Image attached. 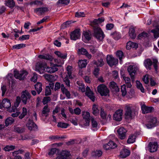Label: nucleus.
Listing matches in <instances>:
<instances>
[{
    "label": "nucleus",
    "mask_w": 159,
    "mask_h": 159,
    "mask_svg": "<svg viewBox=\"0 0 159 159\" xmlns=\"http://www.w3.org/2000/svg\"><path fill=\"white\" fill-rule=\"evenodd\" d=\"M31 96L29 92L26 91H23L21 93L20 98L17 97L16 101L14 103V106L16 108L19 105L20 101H21L24 104H26L29 102L31 99Z\"/></svg>",
    "instance_id": "nucleus-1"
},
{
    "label": "nucleus",
    "mask_w": 159,
    "mask_h": 159,
    "mask_svg": "<svg viewBox=\"0 0 159 159\" xmlns=\"http://www.w3.org/2000/svg\"><path fill=\"white\" fill-rule=\"evenodd\" d=\"M153 62L149 58L145 60L143 62L144 66L147 70H150L152 69V66L153 64L155 71L157 72L158 70V61L157 59H153Z\"/></svg>",
    "instance_id": "nucleus-2"
},
{
    "label": "nucleus",
    "mask_w": 159,
    "mask_h": 159,
    "mask_svg": "<svg viewBox=\"0 0 159 159\" xmlns=\"http://www.w3.org/2000/svg\"><path fill=\"white\" fill-rule=\"evenodd\" d=\"M125 115L127 119H132L135 115V111L134 109L129 105H126L125 107Z\"/></svg>",
    "instance_id": "nucleus-3"
},
{
    "label": "nucleus",
    "mask_w": 159,
    "mask_h": 159,
    "mask_svg": "<svg viewBox=\"0 0 159 159\" xmlns=\"http://www.w3.org/2000/svg\"><path fill=\"white\" fill-rule=\"evenodd\" d=\"M146 126L147 128L151 129L157 125V122L156 117L152 116H149L148 117Z\"/></svg>",
    "instance_id": "nucleus-4"
},
{
    "label": "nucleus",
    "mask_w": 159,
    "mask_h": 159,
    "mask_svg": "<svg viewBox=\"0 0 159 159\" xmlns=\"http://www.w3.org/2000/svg\"><path fill=\"white\" fill-rule=\"evenodd\" d=\"M93 36L98 39L102 40L103 39L104 35L100 27H94L93 29Z\"/></svg>",
    "instance_id": "nucleus-5"
},
{
    "label": "nucleus",
    "mask_w": 159,
    "mask_h": 159,
    "mask_svg": "<svg viewBox=\"0 0 159 159\" xmlns=\"http://www.w3.org/2000/svg\"><path fill=\"white\" fill-rule=\"evenodd\" d=\"M14 76L15 78L18 79L20 80H24L28 75V72L24 70L19 72L17 70H14Z\"/></svg>",
    "instance_id": "nucleus-6"
},
{
    "label": "nucleus",
    "mask_w": 159,
    "mask_h": 159,
    "mask_svg": "<svg viewBox=\"0 0 159 159\" xmlns=\"http://www.w3.org/2000/svg\"><path fill=\"white\" fill-rule=\"evenodd\" d=\"M71 154L70 151L63 150L61 152L55 159H71Z\"/></svg>",
    "instance_id": "nucleus-7"
},
{
    "label": "nucleus",
    "mask_w": 159,
    "mask_h": 159,
    "mask_svg": "<svg viewBox=\"0 0 159 159\" xmlns=\"http://www.w3.org/2000/svg\"><path fill=\"white\" fill-rule=\"evenodd\" d=\"M138 70V67L135 66H129L127 68L128 71L131 79L132 82L134 81V76Z\"/></svg>",
    "instance_id": "nucleus-8"
},
{
    "label": "nucleus",
    "mask_w": 159,
    "mask_h": 159,
    "mask_svg": "<svg viewBox=\"0 0 159 159\" xmlns=\"http://www.w3.org/2000/svg\"><path fill=\"white\" fill-rule=\"evenodd\" d=\"M98 91L102 96H107L109 92L106 86L103 84H100L98 87Z\"/></svg>",
    "instance_id": "nucleus-9"
},
{
    "label": "nucleus",
    "mask_w": 159,
    "mask_h": 159,
    "mask_svg": "<svg viewBox=\"0 0 159 159\" xmlns=\"http://www.w3.org/2000/svg\"><path fill=\"white\" fill-rule=\"evenodd\" d=\"M107 61L108 65L111 67L117 64L118 60L117 59L115 58L112 56L108 55L107 57Z\"/></svg>",
    "instance_id": "nucleus-10"
},
{
    "label": "nucleus",
    "mask_w": 159,
    "mask_h": 159,
    "mask_svg": "<svg viewBox=\"0 0 159 159\" xmlns=\"http://www.w3.org/2000/svg\"><path fill=\"white\" fill-rule=\"evenodd\" d=\"M45 67L43 63L38 62L35 66V70L38 72L39 74H42L45 71Z\"/></svg>",
    "instance_id": "nucleus-11"
},
{
    "label": "nucleus",
    "mask_w": 159,
    "mask_h": 159,
    "mask_svg": "<svg viewBox=\"0 0 159 159\" xmlns=\"http://www.w3.org/2000/svg\"><path fill=\"white\" fill-rule=\"evenodd\" d=\"M26 125L28 129L30 130L36 131L37 130V126L32 120L30 119H29Z\"/></svg>",
    "instance_id": "nucleus-12"
},
{
    "label": "nucleus",
    "mask_w": 159,
    "mask_h": 159,
    "mask_svg": "<svg viewBox=\"0 0 159 159\" xmlns=\"http://www.w3.org/2000/svg\"><path fill=\"white\" fill-rule=\"evenodd\" d=\"M80 35V30L77 29L72 32L70 34V38L71 40H75L79 39Z\"/></svg>",
    "instance_id": "nucleus-13"
},
{
    "label": "nucleus",
    "mask_w": 159,
    "mask_h": 159,
    "mask_svg": "<svg viewBox=\"0 0 159 159\" xmlns=\"http://www.w3.org/2000/svg\"><path fill=\"white\" fill-rule=\"evenodd\" d=\"M122 110L119 109L116 111L113 116V119L116 121H120L122 120Z\"/></svg>",
    "instance_id": "nucleus-14"
},
{
    "label": "nucleus",
    "mask_w": 159,
    "mask_h": 159,
    "mask_svg": "<svg viewBox=\"0 0 159 159\" xmlns=\"http://www.w3.org/2000/svg\"><path fill=\"white\" fill-rule=\"evenodd\" d=\"M11 106V103L10 100L5 98L3 99L1 103L0 102V109H2L3 108H8Z\"/></svg>",
    "instance_id": "nucleus-15"
},
{
    "label": "nucleus",
    "mask_w": 159,
    "mask_h": 159,
    "mask_svg": "<svg viewBox=\"0 0 159 159\" xmlns=\"http://www.w3.org/2000/svg\"><path fill=\"white\" fill-rule=\"evenodd\" d=\"M43 76L46 80L50 82L56 81L58 78V76L55 75L45 74Z\"/></svg>",
    "instance_id": "nucleus-16"
},
{
    "label": "nucleus",
    "mask_w": 159,
    "mask_h": 159,
    "mask_svg": "<svg viewBox=\"0 0 159 159\" xmlns=\"http://www.w3.org/2000/svg\"><path fill=\"white\" fill-rule=\"evenodd\" d=\"M83 119L86 122L84 125L86 126L89 125L90 120V113L87 111H83L82 112Z\"/></svg>",
    "instance_id": "nucleus-17"
},
{
    "label": "nucleus",
    "mask_w": 159,
    "mask_h": 159,
    "mask_svg": "<svg viewBox=\"0 0 159 159\" xmlns=\"http://www.w3.org/2000/svg\"><path fill=\"white\" fill-rule=\"evenodd\" d=\"M127 130L124 128H120L117 130L119 138L121 139H125L126 137Z\"/></svg>",
    "instance_id": "nucleus-18"
},
{
    "label": "nucleus",
    "mask_w": 159,
    "mask_h": 159,
    "mask_svg": "<svg viewBox=\"0 0 159 159\" xmlns=\"http://www.w3.org/2000/svg\"><path fill=\"white\" fill-rule=\"evenodd\" d=\"M141 109L142 113L145 114L148 113L152 112L154 108L152 107H148L145 104H143L141 106Z\"/></svg>",
    "instance_id": "nucleus-19"
},
{
    "label": "nucleus",
    "mask_w": 159,
    "mask_h": 159,
    "mask_svg": "<svg viewBox=\"0 0 159 159\" xmlns=\"http://www.w3.org/2000/svg\"><path fill=\"white\" fill-rule=\"evenodd\" d=\"M157 147V144L156 142H150L148 144L149 151L151 152L156 151Z\"/></svg>",
    "instance_id": "nucleus-20"
},
{
    "label": "nucleus",
    "mask_w": 159,
    "mask_h": 159,
    "mask_svg": "<svg viewBox=\"0 0 159 159\" xmlns=\"http://www.w3.org/2000/svg\"><path fill=\"white\" fill-rule=\"evenodd\" d=\"M116 147L117 145L116 144L112 141H110L108 143L105 144L103 146V148L106 150L114 148Z\"/></svg>",
    "instance_id": "nucleus-21"
},
{
    "label": "nucleus",
    "mask_w": 159,
    "mask_h": 159,
    "mask_svg": "<svg viewBox=\"0 0 159 159\" xmlns=\"http://www.w3.org/2000/svg\"><path fill=\"white\" fill-rule=\"evenodd\" d=\"M48 9L47 7H41L34 9L35 13L38 15H42L48 11Z\"/></svg>",
    "instance_id": "nucleus-22"
},
{
    "label": "nucleus",
    "mask_w": 159,
    "mask_h": 159,
    "mask_svg": "<svg viewBox=\"0 0 159 159\" xmlns=\"http://www.w3.org/2000/svg\"><path fill=\"white\" fill-rule=\"evenodd\" d=\"M78 53L80 55H85L89 59L91 58L92 57V55L88 53L86 49L83 48L78 49Z\"/></svg>",
    "instance_id": "nucleus-23"
},
{
    "label": "nucleus",
    "mask_w": 159,
    "mask_h": 159,
    "mask_svg": "<svg viewBox=\"0 0 159 159\" xmlns=\"http://www.w3.org/2000/svg\"><path fill=\"white\" fill-rule=\"evenodd\" d=\"M58 69L56 67V65L53 64L50 67L46 66L45 71L49 73H53L57 71Z\"/></svg>",
    "instance_id": "nucleus-24"
},
{
    "label": "nucleus",
    "mask_w": 159,
    "mask_h": 159,
    "mask_svg": "<svg viewBox=\"0 0 159 159\" xmlns=\"http://www.w3.org/2000/svg\"><path fill=\"white\" fill-rule=\"evenodd\" d=\"M154 27H156L155 29L151 30V32L153 33L154 36L155 38H157L159 37V26L157 24H153Z\"/></svg>",
    "instance_id": "nucleus-25"
},
{
    "label": "nucleus",
    "mask_w": 159,
    "mask_h": 159,
    "mask_svg": "<svg viewBox=\"0 0 159 159\" xmlns=\"http://www.w3.org/2000/svg\"><path fill=\"white\" fill-rule=\"evenodd\" d=\"M109 87L113 91L115 92H118L119 91V88L116 83L113 81L110 82Z\"/></svg>",
    "instance_id": "nucleus-26"
},
{
    "label": "nucleus",
    "mask_w": 159,
    "mask_h": 159,
    "mask_svg": "<svg viewBox=\"0 0 159 159\" xmlns=\"http://www.w3.org/2000/svg\"><path fill=\"white\" fill-rule=\"evenodd\" d=\"M130 152L128 149H125L122 150L120 152V157L122 158H125L129 156Z\"/></svg>",
    "instance_id": "nucleus-27"
},
{
    "label": "nucleus",
    "mask_w": 159,
    "mask_h": 159,
    "mask_svg": "<svg viewBox=\"0 0 159 159\" xmlns=\"http://www.w3.org/2000/svg\"><path fill=\"white\" fill-rule=\"evenodd\" d=\"M129 34L130 37L134 39L136 37V34L135 33V28L134 27L130 28L129 30Z\"/></svg>",
    "instance_id": "nucleus-28"
},
{
    "label": "nucleus",
    "mask_w": 159,
    "mask_h": 159,
    "mask_svg": "<svg viewBox=\"0 0 159 159\" xmlns=\"http://www.w3.org/2000/svg\"><path fill=\"white\" fill-rule=\"evenodd\" d=\"M42 84L40 82H38L34 85L35 89L38 94H39L42 90Z\"/></svg>",
    "instance_id": "nucleus-29"
},
{
    "label": "nucleus",
    "mask_w": 159,
    "mask_h": 159,
    "mask_svg": "<svg viewBox=\"0 0 159 159\" xmlns=\"http://www.w3.org/2000/svg\"><path fill=\"white\" fill-rule=\"evenodd\" d=\"M38 57L41 59H44L49 61H52L53 59L52 57L48 54L45 55H39Z\"/></svg>",
    "instance_id": "nucleus-30"
},
{
    "label": "nucleus",
    "mask_w": 159,
    "mask_h": 159,
    "mask_svg": "<svg viewBox=\"0 0 159 159\" xmlns=\"http://www.w3.org/2000/svg\"><path fill=\"white\" fill-rule=\"evenodd\" d=\"M64 136L59 135H52L49 137V139L50 140H61L65 138Z\"/></svg>",
    "instance_id": "nucleus-31"
},
{
    "label": "nucleus",
    "mask_w": 159,
    "mask_h": 159,
    "mask_svg": "<svg viewBox=\"0 0 159 159\" xmlns=\"http://www.w3.org/2000/svg\"><path fill=\"white\" fill-rule=\"evenodd\" d=\"M14 131L18 133H22L25 131V129L23 127L15 126L14 128Z\"/></svg>",
    "instance_id": "nucleus-32"
},
{
    "label": "nucleus",
    "mask_w": 159,
    "mask_h": 159,
    "mask_svg": "<svg viewBox=\"0 0 159 159\" xmlns=\"http://www.w3.org/2000/svg\"><path fill=\"white\" fill-rule=\"evenodd\" d=\"M72 67L70 66H68L66 67V70L67 71V74L66 75L69 76L70 79H72L73 78L72 76Z\"/></svg>",
    "instance_id": "nucleus-33"
},
{
    "label": "nucleus",
    "mask_w": 159,
    "mask_h": 159,
    "mask_svg": "<svg viewBox=\"0 0 159 159\" xmlns=\"http://www.w3.org/2000/svg\"><path fill=\"white\" fill-rule=\"evenodd\" d=\"M85 94L92 101H94L95 97L94 95V93L91 91L89 92H86Z\"/></svg>",
    "instance_id": "nucleus-34"
},
{
    "label": "nucleus",
    "mask_w": 159,
    "mask_h": 159,
    "mask_svg": "<svg viewBox=\"0 0 159 159\" xmlns=\"http://www.w3.org/2000/svg\"><path fill=\"white\" fill-rule=\"evenodd\" d=\"M116 54L119 59L120 63L121 64L122 59L124 57L123 52L121 51H118L116 52Z\"/></svg>",
    "instance_id": "nucleus-35"
},
{
    "label": "nucleus",
    "mask_w": 159,
    "mask_h": 159,
    "mask_svg": "<svg viewBox=\"0 0 159 159\" xmlns=\"http://www.w3.org/2000/svg\"><path fill=\"white\" fill-rule=\"evenodd\" d=\"M23 152V150L20 149L13 152H12V155L14 157V159H18V157H20L19 156H17V155L19 154H21Z\"/></svg>",
    "instance_id": "nucleus-36"
},
{
    "label": "nucleus",
    "mask_w": 159,
    "mask_h": 159,
    "mask_svg": "<svg viewBox=\"0 0 159 159\" xmlns=\"http://www.w3.org/2000/svg\"><path fill=\"white\" fill-rule=\"evenodd\" d=\"M136 136L133 134L129 136L127 141L128 143H134L135 141Z\"/></svg>",
    "instance_id": "nucleus-37"
},
{
    "label": "nucleus",
    "mask_w": 159,
    "mask_h": 159,
    "mask_svg": "<svg viewBox=\"0 0 159 159\" xmlns=\"http://www.w3.org/2000/svg\"><path fill=\"white\" fill-rule=\"evenodd\" d=\"M92 125V129L95 131L98 129V123L94 120L93 118L92 117L91 119Z\"/></svg>",
    "instance_id": "nucleus-38"
},
{
    "label": "nucleus",
    "mask_w": 159,
    "mask_h": 159,
    "mask_svg": "<svg viewBox=\"0 0 159 159\" xmlns=\"http://www.w3.org/2000/svg\"><path fill=\"white\" fill-rule=\"evenodd\" d=\"M14 121V120L11 117H9L7 118L5 121L6 126H8L9 125H11Z\"/></svg>",
    "instance_id": "nucleus-39"
},
{
    "label": "nucleus",
    "mask_w": 159,
    "mask_h": 159,
    "mask_svg": "<svg viewBox=\"0 0 159 159\" xmlns=\"http://www.w3.org/2000/svg\"><path fill=\"white\" fill-rule=\"evenodd\" d=\"M124 80H125L126 86L128 88H130L132 85L130 83V79L129 77H126L125 76L123 77Z\"/></svg>",
    "instance_id": "nucleus-40"
},
{
    "label": "nucleus",
    "mask_w": 159,
    "mask_h": 159,
    "mask_svg": "<svg viewBox=\"0 0 159 159\" xmlns=\"http://www.w3.org/2000/svg\"><path fill=\"white\" fill-rule=\"evenodd\" d=\"M49 111L50 109L48 108V105H46L43 107L42 111V113L45 116H47Z\"/></svg>",
    "instance_id": "nucleus-41"
},
{
    "label": "nucleus",
    "mask_w": 159,
    "mask_h": 159,
    "mask_svg": "<svg viewBox=\"0 0 159 159\" xmlns=\"http://www.w3.org/2000/svg\"><path fill=\"white\" fill-rule=\"evenodd\" d=\"M93 64L96 65L97 66H102L103 65L104 63L103 60L102 59H100L97 61H94Z\"/></svg>",
    "instance_id": "nucleus-42"
},
{
    "label": "nucleus",
    "mask_w": 159,
    "mask_h": 159,
    "mask_svg": "<svg viewBox=\"0 0 159 159\" xmlns=\"http://www.w3.org/2000/svg\"><path fill=\"white\" fill-rule=\"evenodd\" d=\"M136 86L137 88L140 89L142 93H144V90L142 84L140 83L139 81L137 80L136 81Z\"/></svg>",
    "instance_id": "nucleus-43"
},
{
    "label": "nucleus",
    "mask_w": 159,
    "mask_h": 159,
    "mask_svg": "<svg viewBox=\"0 0 159 159\" xmlns=\"http://www.w3.org/2000/svg\"><path fill=\"white\" fill-rule=\"evenodd\" d=\"M87 64L86 61L84 60H80L78 62L79 66L80 68L85 67Z\"/></svg>",
    "instance_id": "nucleus-44"
},
{
    "label": "nucleus",
    "mask_w": 159,
    "mask_h": 159,
    "mask_svg": "<svg viewBox=\"0 0 159 159\" xmlns=\"http://www.w3.org/2000/svg\"><path fill=\"white\" fill-rule=\"evenodd\" d=\"M55 53L59 57L63 59H66L67 57V55L66 54H63L61 53L60 52L56 51L55 52Z\"/></svg>",
    "instance_id": "nucleus-45"
},
{
    "label": "nucleus",
    "mask_w": 159,
    "mask_h": 159,
    "mask_svg": "<svg viewBox=\"0 0 159 159\" xmlns=\"http://www.w3.org/2000/svg\"><path fill=\"white\" fill-rule=\"evenodd\" d=\"M99 110L97 106L94 104L93 107V115L97 116L99 114Z\"/></svg>",
    "instance_id": "nucleus-46"
},
{
    "label": "nucleus",
    "mask_w": 159,
    "mask_h": 159,
    "mask_svg": "<svg viewBox=\"0 0 159 159\" xmlns=\"http://www.w3.org/2000/svg\"><path fill=\"white\" fill-rule=\"evenodd\" d=\"M57 127L62 128H66L68 126V124L64 122H60L58 123Z\"/></svg>",
    "instance_id": "nucleus-47"
},
{
    "label": "nucleus",
    "mask_w": 159,
    "mask_h": 159,
    "mask_svg": "<svg viewBox=\"0 0 159 159\" xmlns=\"http://www.w3.org/2000/svg\"><path fill=\"white\" fill-rule=\"evenodd\" d=\"M15 146L13 145H7L4 148V150L6 151H10L14 149Z\"/></svg>",
    "instance_id": "nucleus-48"
},
{
    "label": "nucleus",
    "mask_w": 159,
    "mask_h": 159,
    "mask_svg": "<svg viewBox=\"0 0 159 159\" xmlns=\"http://www.w3.org/2000/svg\"><path fill=\"white\" fill-rule=\"evenodd\" d=\"M27 114V110L26 108L23 107L22 109V112L20 116H19V118L20 119L23 118Z\"/></svg>",
    "instance_id": "nucleus-49"
},
{
    "label": "nucleus",
    "mask_w": 159,
    "mask_h": 159,
    "mask_svg": "<svg viewBox=\"0 0 159 159\" xmlns=\"http://www.w3.org/2000/svg\"><path fill=\"white\" fill-rule=\"evenodd\" d=\"M26 44L23 43L15 45L13 46L12 48L14 49H18L25 47Z\"/></svg>",
    "instance_id": "nucleus-50"
},
{
    "label": "nucleus",
    "mask_w": 159,
    "mask_h": 159,
    "mask_svg": "<svg viewBox=\"0 0 159 159\" xmlns=\"http://www.w3.org/2000/svg\"><path fill=\"white\" fill-rule=\"evenodd\" d=\"M69 79V76L66 75L63 79V81L67 87H70V82Z\"/></svg>",
    "instance_id": "nucleus-51"
},
{
    "label": "nucleus",
    "mask_w": 159,
    "mask_h": 159,
    "mask_svg": "<svg viewBox=\"0 0 159 159\" xmlns=\"http://www.w3.org/2000/svg\"><path fill=\"white\" fill-rule=\"evenodd\" d=\"M15 5V2L13 0H8L7 3V6L11 8L14 7Z\"/></svg>",
    "instance_id": "nucleus-52"
},
{
    "label": "nucleus",
    "mask_w": 159,
    "mask_h": 159,
    "mask_svg": "<svg viewBox=\"0 0 159 159\" xmlns=\"http://www.w3.org/2000/svg\"><path fill=\"white\" fill-rule=\"evenodd\" d=\"M62 93L63 94H65L67 98L68 99L70 98V92L67 89L63 88L62 90L61 91Z\"/></svg>",
    "instance_id": "nucleus-53"
},
{
    "label": "nucleus",
    "mask_w": 159,
    "mask_h": 159,
    "mask_svg": "<svg viewBox=\"0 0 159 159\" xmlns=\"http://www.w3.org/2000/svg\"><path fill=\"white\" fill-rule=\"evenodd\" d=\"M121 89L122 95L123 96H125L127 93L125 85L123 84V85L121 86Z\"/></svg>",
    "instance_id": "nucleus-54"
},
{
    "label": "nucleus",
    "mask_w": 159,
    "mask_h": 159,
    "mask_svg": "<svg viewBox=\"0 0 159 159\" xmlns=\"http://www.w3.org/2000/svg\"><path fill=\"white\" fill-rule=\"evenodd\" d=\"M20 137V139L22 140H30L32 139L31 137L27 134H25L23 136L21 135Z\"/></svg>",
    "instance_id": "nucleus-55"
},
{
    "label": "nucleus",
    "mask_w": 159,
    "mask_h": 159,
    "mask_svg": "<svg viewBox=\"0 0 159 159\" xmlns=\"http://www.w3.org/2000/svg\"><path fill=\"white\" fill-rule=\"evenodd\" d=\"M84 35L85 38L87 40L89 41L91 39V34L87 32H84Z\"/></svg>",
    "instance_id": "nucleus-56"
},
{
    "label": "nucleus",
    "mask_w": 159,
    "mask_h": 159,
    "mask_svg": "<svg viewBox=\"0 0 159 159\" xmlns=\"http://www.w3.org/2000/svg\"><path fill=\"white\" fill-rule=\"evenodd\" d=\"M29 35H24L20 37L19 38V40L20 41H23L25 40L29 39L30 38Z\"/></svg>",
    "instance_id": "nucleus-57"
},
{
    "label": "nucleus",
    "mask_w": 159,
    "mask_h": 159,
    "mask_svg": "<svg viewBox=\"0 0 159 159\" xmlns=\"http://www.w3.org/2000/svg\"><path fill=\"white\" fill-rule=\"evenodd\" d=\"M51 100L50 98L49 97H44L42 102L44 105L48 103Z\"/></svg>",
    "instance_id": "nucleus-58"
},
{
    "label": "nucleus",
    "mask_w": 159,
    "mask_h": 159,
    "mask_svg": "<svg viewBox=\"0 0 159 159\" xmlns=\"http://www.w3.org/2000/svg\"><path fill=\"white\" fill-rule=\"evenodd\" d=\"M148 34L147 33L143 32L139 34L138 37L139 39H141L143 38L146 37L147 36Z\"/></svg>",
    "instance_id": "nucleus-59"
},
{
    "label": "nucleus",
    "mask_w": 159,
    "mask_h": 159,
    "mask_svg": "<svg viewBox=\"0 0 159 159\" xmlns=\"http://www.w3.org/2000/svg\"><path fill=\"white\" fill-rule=\"evenodd\" d=\"M75 16L80 18L85 16V14L84 12H77L75 13Z\"/></svg>",
    "instance_id": "nucleus-60"
},
{
    "label": "nucleus",
    "mask_w": 159,
    "mask_h": 159,
    "mask_svg": "<svg viewBox=\"0 0 159 159\" xmlns=\"http://www.w3.org/2000/svg\"><path fill=\"white\" fill-rule=\"evenodd\" d=\"M100 116L103 119H105L106 118L107 115L104 112V110L102 108L101 109Z\"/></svg>",
    "instance_id": "nucleus-61"
},
{
    "label": "nucleus",
    "mask_w": 159,
    "mask_h": 159,
    "mask_svg": "<svg viewBox=\"0 0 159 159\" xmlns=\"http://www.w3.org/2000/svg\"><path fill=\"white\" fill-rule=\"evenodd\" d=\"M70 2V0H59L58 2L63 4L66 5L68 4Z\"/></svg>",
    "instance_id": "nucleus-62"
},
{
    "label": "nucleus",
    "mask_w": 159,
    "mask_h": 159,
    "mask_svg": "<svg viewBox=\"0 0 159 159\" xmlns=\"http://www.w3.org/2000/svg\"><path fill=\"white\" fill-rule=\"evenodd\" d=\"M45 95H49L51 94V90L50 88L48 86H46L45 88Z\"/></svg>",
    "instance_id": "nucleus-63"
},
{
    "label": "nucleus",
    "mask_w": 159,
    "mask_h": 159,
    "mask_svg": "<svg viewBox=\"0 0 159 159\" xmlns=\"http://www.w3.org/2000/svg\"><path fill=\"white\" fill-rule=\"evenodd\" d=\"M143 80L145 84H148L149 82L148 75H145L143 78Z\"/></svg>",
    "instance_id": "nucleus-64"
}]
</instances>
